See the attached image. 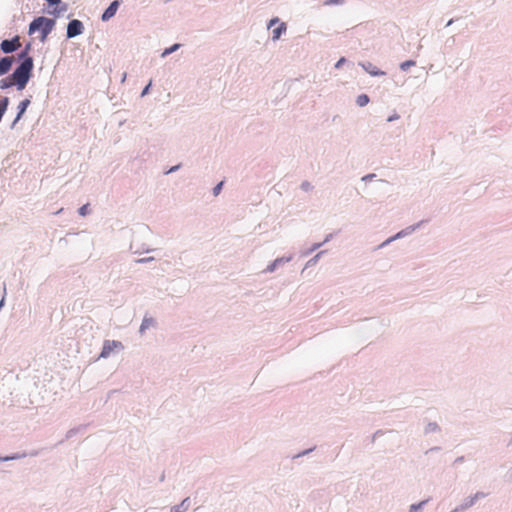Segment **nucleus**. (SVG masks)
<instances>
[{
  "label": "nucleus",
  "mask_w": 512,
  "mask_h": 512,
  "mask_svg": "<svg viewBox=\"0 0 512 512\" xmlns=\"http://www.w3.org/2000/svg\"><path fill=\"white\" fill-rule=\"evenodd\" d=\"M441 428L436 422H428L424 428V434L428 435L430 433L440 432Z\"/></svg>",
  "instance_id": "6ab92c4d"
},
{
  "label": "nucleus",
  "mask_w": 512,
  "mask_h": 512,
  "mask_svg": "<svg viewBox=\"0 0 512 512\" xmlns=\"http://www.w3.org/2000/svg\"><path fill=\"white\" fill-rule=\"evenodd\" d=\"M323 246V243L319 242V243H314L307 251L304 252V256H307L311 253H313L314 251H316L317 249H319L320 247Z\"/></svg>",
  "instance_id": "c756f323"
},
{
  "label": "nucleus",
  "mask_w": 512,
  "mask_h": 512,
  "mask_svg": "<svg viewBox=\"0 0 512 512\" xmlns=\"http://www.w3.org/2000/svg\"><path fill=\"white\" fill-rule=\"evenodd\" d=\"M424 222H425L424 220H421L416 224L410 225V226L400 230L399 232L394 234V239L398 240V239L404 238V237L412 234L414 231H416L418 228H420Z\"/></svg>",
  "instance_id": "9d476101"
},
{
  "label": "nucleus",
  "mask_w": 512,
  "mask_h": 512,
  "mask_svg": "<svg viewBox=\"0 0 512 512\" xmlns=\"http://www.w3.org/2000/svg\"><path fill=\"white\" fill-rule=\"evenodd\" d=\"M382 434H383V433H382V431H381V430H377V431L373 434V436H372V442H375L376 438H377L378 436L382 435Z\"/></svg>",
  "instance_id": "09e8293b"
},
{
  "label": "nucleus",
  "mask_w": 512,
  "mask_h": 512,
  "mask_svg": "<svg viewBox=\"0 0 512 512\" xmlns=\"http://www.w3.org/2000/svg\"><path fill=\"white\" fill-rule=\"evenodd\" d=\"M452 41H449V44H452L453 42H455V39L452 37L451 38Z\"/></svg>",
  "instance_id": "bf43d9fd"
},
{
  "label": "nucleus",
  "mask_w": 512,
  "mask_h": 512,
  "mask_svg": "<svg viewBox=\"0 0 512 512\" xmlns=\"http://www.w3.org/2000/svg\"><path fill=\"white\" fill-rule=\"evenodd\" d=\"M475 504L471 496L464 499V501L456 506L451 512H464Z\"/></svg>",
  "instance_id": "2eb2a0df"
},
{
  "label": "nucleus",
  "mask_w": 512,
  "mask_h": 512,
  "mask_svg": "<svg viewBox=\"0 0 512 512\" xmlns=\"http://www.w3.org/2000/svg\"><path fill=\"white\" fill-rule=\"evenodd\" d=\"M5 304V298L3 297L1 300H0V310L2 309V307L4 306Z\"/></svg>",
  "instance_id": "603ef678"
},
{
  "label": "nucleus",
  "mask_w": 512,
  "mask_h": 512,
  "mask_svg": "<svg viewBox=\"0 0 512 512\" xmlns=\"http://www.w3.org/2000/svg\"><path fill=\"white\" fill-rule=\"evenodd\" d=\"M359 65L371 76L377 77V76H383L386 73L379 68H377L375 65H373L371 62H360Z\"/></svg>",
  "instance_id": "f8f14e48"
},
{
  "label": "nucleus",
  "mask_w": 512,
  "mask_h": 512,
  "mask_svg": "<svg viewBox=\"0 0 512 512\" xmlns=\"http://www.w3.org/2000/svg\"><path fill=\"white\" fill-rule=\"evenodd\" d=\"M327 252V250H322L318 252L316 255H314L311 259H309L305 265V268L312 267L318 263L322 255H324Z\"/></svg>",
  "instance_id": "412c9836"
},
{
  "label": "nucleus",
  "mask_w": 512,
  "mask_h": 512,
  "mask_svg": "<svg viewBox=\"0 0 512 512\" xmlns=\"http://www.w3.org/2000/svg\"><path fill=\"white\" fill-rule=\"evenodd\" d=\"M24 457H26V454L13 453L11 455H7V456H3V457L0 456V462L18 460V459H21Z\"/></svg>",
  "instance_id": "5701e85b"
},
{
  "label": "nucleus",
  "mask_w": 512,
  "mask_h": 512,
  "mask_svg": "<svg viewBox=\"0 0 512 512\" xmlns=\"http://www.w3.org/2000/svg\"><path fill=\"white\" fill-rule=\"evenodd\" d=\"M191 505L190 497L184 498L180 504L171 508L170 512H186Z\"/></svg>",
  "instance_id": "dca6fc26"
},
{
  "label": "nucleus",
  "mask_w": 512,
  "mask_h": 512,
  "mask_svg": "<svg viewBox=\"0 0 512 512\" xmlns=\"http://www.w3.org/2000/svg\"><path fill=\"white\" fill-rule=\"evenodd\" d=\"M300 188L305 191V192H309L311 191L314 187L313 185L309 182V181H303L300 185Z\"/></svg>",
  "instance_id": "473e14b6"
},
{
  "label": "nucleus",
  "mask_w": 512,
  "mask_h": 512,
  "mask_svg": "<svg viewBox=\"0 0 512 512\" xmlns=\"http://www.w3.org/2000/svg\"><path fill=\"white\" fill-rule=\"evenodd\" d=\"M20 47V38L18 35L10 38V39H4L0 43V50L4 54H10L18 50Z\"/></svg>",
  "instance_id": "39448f33"
},
{
  "label": "nucleus",
  "mask_w": 512,
  "mask_h": 512,
  "mask_svg": "<svg viewBox=\"0 0 512 512\" xmlns=\"http://www.w3.org/2000/svg\"><path fill=\"white\" fill-rule=\"evenodd\" d=\"M90 212L91 210L89 204H84L78 209V214L83 217L90 214Z\"/></svg>",
  "instance_id": "cd10ccee"
},
{
  "label": "nucleus",
  "mask_w": 512,
  "mask_h": 512,
  "mask_svg": "<svg viewBox=\"0 0 512 512\" xmlns=\"http://www.w3.org/2000/svg\"><path fill=\"white\" fill-rule=\"evenodd\" d=\"M15 86L11 74L0 80V89L7 90Z\"/></svg>",
  "instance_id": "aec40b11"
},
{
  "label": "nucleus",
  "mask_w": 512,
  "mask_h": 512,
  "mask_svg": "<svg viewBox=\"0 0 512 512\" xmlns=\"http://www.w3.org/2000/svg\"><path fill=\"white\" fill-rule=\"evenodd\" d=\"M452 41H449V44H452L453 42H455V39L452 37L451 38Z\"/></svg>",
  "instance_id": "13d9d810"
},
{
  "label": "nucleus",
  "mask_w": 512,
  "mask_h": 512,
  "mask_svg": "<svg viewBox=\"0 0 512 512\" xmlns=\"http://www.w3.org/2000/svg\"><path fill=\"white\" fill-rule=\"evenodd\" d=\"M465 461V457L464 456H459L457 457L454 462H453V465H458V464H461Z\"/></svg>",
  "instance_id": "a18cd8bd"
},
{
  "label": "nucleus",
  "mask_w": 512,
  "mask_h": 512,
  "mask_svg": "<svg viewBox=\"0 0 512 512\" xmlns=\"http://www.w3.org/2000/svg\"><path fill=\"white\" fill-rule=\"evenodd\" d=\"M50 7H54L56 4H61V0H45Z\"/></svg>",
  "instance_id": "37998d69"
},
{
  "label": "nucleus",
  "mask_w": 512,
  "mask_h": 512,
  "mask_svg": "<svg viewBox=\"0 0 512 512\" xmlns=\"http://www.w3.org/2000/svg\"><path fill=\"white\" fill-rule=\"evenodd\" d=\"M293 256H283L276 258L273 262H271L267 268L265 269V272L272 273L274 272L280 265H283L284 263H288L292 260Z\"/></svg>",
  "instance_id": "9b49d317"
},
{
  "label": "nucleus",
  "mask_w": 512,
  "mask_h": 512,
  "mask_svg": "<svg viewBox=\"0 0 512 512\" xmlns=\"http://www.w3.org/2000/svg\"><path fill=\"white\" fill-rule=\"evenodd\" d=\"M151 87H152V80H150L149 83L142 89L140 96L144 97V96L148 95Z\"/></svg>",
  "instance_id": "f704fd0d"
},
{
  "label": "nucleus",
  "mask_w": 512,
  "mask_h": 512,
  "mask_svg": "<svg viewBox=\"0 0 512 512\" xmlns=\"http://www.w3.org/2000/svg\"><path fill=\"white\" fill-rule=\"evenodd\" d=\"M123 344L116 340H105L99 358H108L114 349H122Z\"/></svg>",
  "instance_id": "423d86ee"
},
{
  "label": "nucleus",
  "mask_w": 512,
  "mask_h": 512,
  "mask_svg": "<svg viewBox=\"0 0 512 512\" xmlns=\"http://www.w3.org/2000/svg\"><path fill=\"white\" fill-rule=\"evenodd\" d=\"M332 238H333V234H332V233H330V234L326 235V237H325L324 241L322 242V243H323V245H324L325 243L329 242Z\"/></svg>",
  "instance_id": "3c124183"
},
{
  "label": "nucleus",
  "mask_w": 512,
  "mask_h": 512,
  "mask_svg": "<svg viewBox=\"0 0 512 512\" xmlns=\"http://www.w3.org/2000/svg\"><path fill=\"white\" fill-rule=\"evenodd\" d=\"M33 68H26L24 66H16L11 73L14 85L18 91H22L26 88L30 79L33 77Z\"/></svg>",
  "instance_id": "f03ea898"
},
{
  "label": "nucleus",
  "mask_w": 512,
  "mask_h": 512,
  "mask_svg": "<svg viewBox=\"0 0 512 512\" xmlns=\"http://www.w3.org/2000/svg\"><path fill=\"white\" fill-rule=\"evenodd\" d=\"M154 261V257H145V258H139L135 260L136 263L139 264H145Z\"/></svg>",
  "instance_id": "c9c22d12"
},
{
  "label": "nucleus",
  "mask_w": 512,
  "mask_h": 512,
  "mask_svg": "<svg viewBox=\"0 0 512 512\" xmlns=\"http://www.w3.org/2000/svg\"><path fill=\"white\" fill-rule=\"evenodd\" d=\"M68 9V4L67 3H63L61 1V4H56L54 6V9L51 10V11H48V14L52 15L55 18H58L60 17L64 12H66Z\"/></svg>",
  "instance_id": "4468645a"
},
{
  "label": "nucleus",
  "mask_w": 512,
  "mask_h": 512,
  "mask_svg": "<svg viewBox=\"0 0 512 512\" xmlns=\"http://www.w3.org/2000/svg\"><path fill=\"white\" fill-rule=\"evenodd\" d=\"M17 60H18V65L17 66H24L26 68H33L34 69V59L27 52H23L21 50L18 53V55H17Z\"/></svg>",
  "instance_id": "1a4fd4ad"
},
{
  "label": "nucleus",
  "mask_w": 512,
  "mask_h": 512,
  "mask_svg": "<svg viewBox=\"0 0 512 512\" xmlns=\"http://www.w3.org/2000/svg\"><path fill=\"white\" fill-rule=\"evenodd\" d=\"M453 23H454V19H450V20L447 22L446 27L451 26Z\"/></svg>",
  "instance_id": "864d4df0"
},
{
  "label": "nucleus",
  "mask_w": 512,
  "mask_h": 512,
  "mask_svg": "<svg viewBox=\"0 0 512 512\" xmlns=\"http://www.w3.org/2000/svg\"><path fill=\"white\" fill-rule=\"evenodd\" d=\"M180 46H181V44L175 43V44L171 45L170 47L165 48L161 54V57L164 58V57L174 53L175 51H177L180 48Z\"/></svg>",
  "instance_id": "393cba45"
},
{
  "label": "nucleus",
  "mask_w": 512,
  "mask_h": 512,
  "mask_svg": "<svg viewBox=\"0 0 512 512\" xmlns=\"http://www.w3.org/2000/svg\"><path fill=\"white\" fill-rule=\"evenodd\" d=\"M399 118H400L399 114L394 113L393 115H391V116H389V117L387 118V121H388V122H393V121H395V120H398Z\"/></svg>",
  "instance_id": "c03bdc74"
},
{
  "label": "nucleus",
  "mask_w": 512,
  "mask_h": 512,
  "mask_svg": "<svg viewBox=\"0 0 512 512\" xmlns=\"http://www.w3.org/2000/svg\"><path fill=\"white\" fill-rule=\"evenodd\" d=\"M369 101H370V97L367 94H360L356 98V104L359 107L366 106L369 103Z\"/></svg>",
  "instance_id": "b1692460"
},
{
  "label": "nucleus",
  "mask_w": 512,
  "mask_h": 512,
  "mask_svg": "<svg viewBox=\"0 0 512 512\" xmlns=\"http://www.w3.org/2000/svg\"><path fill=\"white\" fill-rule=\"evenodd\" d=\"M509 476L512 478V468L509 470Z\"/></svg>",
  "instance_id": "4d7b16f0"
},
{
  "label": "nucleus",
  "mask_w": 512,
  "mask_h": 512,
  "mask_svg": "<svg viewBox=\"0 0 512 512\" xmlns=\"http://www.w3.org/2000/svg\"><path fill=\"white\" fill-rule=\"evenodd\" d=\"M346 61L347 60L345 57L339 58V60L334 65L335 69H340L346 63Z\"/></svg>",
  "instance_id": "58836bf2"
},
{
  "label": "nucleus",
  "mask_w": 512,
  "mask_h": 512,
  "mask_svg": "<svg viewBox=\"0 0 512 512\" xmlns=\"http://www.w3.org/2000/svg\"><path fill=\"white\" fill-rule=\"evenodd\" d=\"M32 49V44L29 42L27 43L24 48L22 49L23 52H27L28 54H30V51Z\"/></svg>",
  "instance_id": "de8ad7c7"
},
{
  "label": "nucleus",
  "mask_w": 512,
  "mask_h": 512,
  "mask_svg": "<svg viewBox=\"0 0 512 512\" xmlns=\"http://www.w3.org/2000/svg\"><path fill=\"white\" fill-rule=\"evenodd\" d=\"M375 177H376V174L371 173V174H367V175L363 176L361 178V180L364 182H368V181H371L372 179H374Z\"/></svg>",
  "instance_id": "a19ab883"
},
{
  "label": "nucleus",
  "mask_w": 512,
  "mask_h": 512,
  "mask_svg": "<svg viewBox=\"0 0 512 512\" xmlns=\"http://www.w3.org/2000/svg\"><path fill=\"white\" fill-rule=\"evenodd\" d=\"M316 447H312V448H309V449H306V450H303L301 452H299L298 454L294 455L292 458L293 459H297V458H300V457H303V456H306L308 454H310L312 451L315 450Z\"/></svg>",
  "instance_id": "2f4dec72"
},
{
  "label": "nucleus",
  "mask_w": 512,
  "mask_h": 512,
  "mask_svg": "<svg viewBox=\"0 0 512 512\" xmlns=\"http://www.w3.org/2000/svg\"><path fill=\"white\" fill-rule=\"evenodd\" d=\"M164 474L162 476H160V481H163L164 480Z\"/></svg>",
  "instance_id": "052dcab7"
},
{
  "label": "nucleus",
  "mask_w": 512,
  "mask_h": 512,
  "mask_svg": "<svg viewBox=\"0 0 512 512\" xmlns=\"http://www.w3.org/2000/svg\"><path fill=\"white\" fill-rule=\"evenodd\" d=\"M416 65V61L414 60H406L400 64V69L402 71H407L409 68Z\"/></svg>",
  "instance_id": "bb28decb"
},
{
  "label": "nucleus",
  "mask_w": 512,
  "mask_h": 512,
  "mask_svg": "<svg viewBox=\"0 0 512 512\" xmlns=\"http://www.w3.org/2000/svg\"><path fill=\"white\" fill-rule=\"evenodd\" d=\"M31 97L30 96L29 98H25L23 99L22 101L19 102L18 106H17V114H16V117L14 118L13 122L11 123L10 125V128L11 129H14L16 124L22 119V117L24 116V114L26 113L27 111V108L30 106L31 104Z\"/></svg>",
  "instance_id": "0eeeda50"
},
{
  "label": "nucleus",
  "mask_w": 512,
  "mask_h": 512,
  "mask_svg": "<svg viewBox=\"0 0 512 512\" xmlns=\"http://www.w3.org/2000/svg\"><path fill=\"white\" fill-rule=\"evenodd\" d=\"M471 497H472V499L474 500V502L476 503V501H477V500H479V499H482V498L486 497V493H484V492H480V491H479V492L475 493V494H474L473 496H471Z\"/></svg>",
  "instance_id": "ea45409f"
},
{
  "label": "nucleus",
  "mask_w": 512,
  "mask_h": 512,
  "mask_svg": "<svg viewBox=\"0 0 512 512\" xmlns=\"http://www.w3.org/2000/svg\"><path fill=\"white\" fill-rule=\"evenodd\" d=\"M150 228L146 225L141 226L139 230L134 234V237L130 244V249L133 250L134 254H142V253H149L151 251H154V249L149 248L145 244H138L137 236L142 235L145 236L146 234H150Z\"/></svg>",
  "instance_id": "7ed1b4c3"
},
{
  "label": "nucleus",
  "mask_w": 512,
  "mask_h": 512,
  "mask_svg": "<svg viewBox=\"0 0 512 512\" xmlns=\"http://www.w3.org/2000/svg\"><path fill=\"white\" fill-rule=\"evenodd\" d=\"M441 450V447L439 446H434V447H431L429 448L428 450L425 451V454L428 455L430 453H433V452H438Z\"/></svg>",
  "instance_id": "79ce46f5"
},
{
  "label": "nucleus",
  "mask_w": 512,
  "mask_h": 512,
  "mask_svg": "<svg viewBox=\"0 0 512 512\" xmlns=\"http://www.w3.org/2000/svg\"><path fill=\"white\" fill-rule=\"evenodd\" d=\"M84 32V24L79 19H71L67 24L66 37L75 38Z\"/></svg>",
  "instance_id": "20e7f679"
},
{
  "label": "nucleus",
  "mask_w": 512,
  "mask_h": 512,
  "mask_svg": "<svg viewBox=\"0 0 512 512\" xmlns=\"http://www.w3.org/2000/svg\"><path fill=\"white\" fill-rule=\"evenodd\" d=\"M80 430V427L71 428L67 431L65 439L74 437Z\"/></svg>",
  "instance_id": "72a5a7b5"
},
{
  "label": "nucleus",
  "mask_w": 512,
  "mask_h": 512,
  "mask_svg": "<svg viewBox=\"0 0 512 512\" xmlns=\"http://www.w3.org/2000/svg\"><path fill=\"white\" fill-rule=\"evenodd\" d=\"M287 30V25L286 23L282 22L279 24L278 27H276L273 31H272V39L273 40H278L280 39V37L282 36V34H284Z\"/></svg>",
  "instance_id": "f3484780"
},
{
  "label": "nucleus",
  "mask_w": 512,
  "mask_h": 512,
  "mask_svg": "<svg viewBox=\"0 0 512 512\" xmlns=\"http://www.w3.org/2000/svg\"><path fill=\"white\" fill-rule=\"evenodd\" d=\"M223 186H224V181H220L219 183H217L213 189H212V193L214 196H218L220 194V192L222 191L223 189Z\"/></svg>",
  "instance_id": "c85d7f7f"
},
{
  "label": "nucleus",
  "mask_w": 512,
  "mask_h": 512,
  "mask_svg": "<svg viewBox=\"0 0 512 512\" xmlns=\"http://www.w3.org/2000/svg\"><path fill=\"white\" fill-rule=\"evenodd\" d=\"M126 76H127V74H126V73H124V74H123V76H122V82H124V81H125Z\"/></svg>",
  "instance_id": "5fc2aeb1"
},
{
  "label": "nucleus",
  "mask_w": 512,
  "mask_h": 512,
  "mask_svg": "<svg viewBox=\"0 0 512 512\" xmlns=\"http://www.w3.org/2000/svg\"><path fill=\"white\" fill-rule=\"evenodd\" d=\"M23 454H25V452ZM38 454H39L38 450H33V451L29 452V453H26V456L34 457V456H37Z\"/></svg>",
  "instance_id": "8fccbe9b"
},
{
  "label": "nucleus",
  "mask_w": 512,
  "mask_h": 512,
  "mask_svg": "<svg viewBox=\"0 0 512 512\" xmlns=\"http://www.w3.org/2000/svg\"><path fill=\"white\" fill-rule=\"evenodd\" d=\"M180 168H181V163L170 167L164 174L168 175V174L174 173V172L178 171Z\"/></svg>",
  "instance_id": "4c0bfd02"
},
{
  "label": "nucleus",
  "mask_w": 512,
  "mask_h": 512,
  "mask_svg": "<svg viewBox=\"0 0 512 512\" xmlns=\"http://www.w3.org/2000/svg\"><path fill=\"white\" fill-rule=\"evenodd\" d=\"M55 25L56 20L54 18H48L45 16L35 17L29 24L28 34L32 35L35 32H40V40L43 42L52 32Z\"/></svg>",
  "instance_id": "f257e3e1"
},
{
  "label": "nucleus",
  "mask_w": 512,
  "mask_h": 512,
  "mask_svg": "<svg viewBox=\"0 0 512 512\" xmlns=\"http://www.w3.org/2000/svg\"><path fill=\"white\" fill-rule=\"evenodd\" d=\"M121 4V0H113L108 7L103 11L101 15V20L103 22L109 21L111 18L115 16L117 10L119 9Z\"/></svg>",
  "instance_id": "6e6552de"
},
{
  "label": "nucleus",
  "mask_w": 512,
  "mask_h": 512,
  "mask_svg": "<svg viewBox=\"0 0 512 512\" xmlns=\"http://www.w3.org/2000/svg\"><path fill=\"white\" fill-rule=\"evenodd\" d=\"M429 499L422 500L418 503L411 504L408 512H422Z\"/></svg>",
  "instance_id": "a211bd4d"
},
{
  "label": "nucleus",
  "mask_w": 512,
  "mask_h": 512,
  "mask_svg": "<svg viewBox=\"0 0 512 512\" xmlns=\"http://www.w3.org/2000/svg\"><path fill=\"white\" fill-rule=\"evenodd\" d=\"M279 22V18L278 17H274L272 18L269 23H268V28L272 27L273 25H275L276 23Z\"/></svg>",
  "instance_id": "49530a36"
},
{
  "label": "nucleus",
  "mask_w": 512,
  "mask_h": 512,
  "mask_svg": "<svg viewBox=\"0 0 512 512\" xmlns=\"http://www.w3.org/2000/svg\"><path fill=\"white\" fill-rule=\"evenodd\" d=\"M9 103H10V99L9 97L7 96H3L0 98V109L6 113L7 109H8V106H9Z\"/></svg>",
  "instance_id": "a878e982"
},
{
  "label": "nucleus",
  "mask_w": 512,
  "mask_h": 512,
  "mask_svg": "<svg viewBox=\"0 0 512 512\" xmlns=\"http://www.w3.org/2000/svg\"><path fill=\"white\" fill-rule=\"evenodd\" d=\"M64 443V440L59 441L56 445H61Z\"/></svg>",
  "instance_id": "6e6d98bb"
},
{
  "label": "nucleus",
  "mask_w": 512,
  "mask_h": 512,
  "mask_svg": "<svg viewBox=\"0 0 512 512\" xmlns=\"http://www.w3.org/2000/svg\"><path fill=\"white\" fill-rule=\"evenodd\" d=\"M155 323L154 319L153 318H147V317H144V319L142 320V323L140 325V328H139V332L140 334H144V332L150 327L152 326L153 324Z\"/></svg>",
  "instance_id": "4be33fe9"
},
{
  "label": "nucleus",
  "mask_w": 512,
  "mask_h": 512,
  "mask_svg": "<svg viewBox=\"0 0 512 512\" xmlns=\"http://www.w3.org/2000/svg\"><path fill=\"white\" fill-rule=\"evenodd\" d=\"M396 241V239H394V235L387 238L385 241H383L381 244H379L376 249H382L388 245H390L392 242Z\"/></svg>",
  "instance_id": "7c9ffc66"
},
{
  "label": "nucleus",
  "mask_w": 512,
  "mask_h": 512,
  "mask_svg": "<svg viewBox=\"0 0 512 512\" xmlns=\"http://www.w3.org/2000/svg\"><path fill=\"white\" fill-rule=\"evenodd\" d=\"M344 2L345 0H326L325 5H342Z\"/></svg>",
  "instance_id": "e433bc0d"
},
{
  "label": "nucleus",
  "mask_w": 512,
  "mask_h": 512,
  "mask_svg": "<svg viewBox=\"0 0 512 512\" xmlns=\"http://www.w3.org/2000/svg\"><path fill=\"white\" fill-rule=\"evenodd\" d=\"M14 63L13 57L4 56L0 57V76L8 74Z\"/></svg>",
  "instance_id": "ddd939ff"
}]
</instances>
